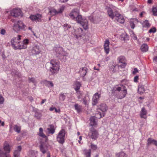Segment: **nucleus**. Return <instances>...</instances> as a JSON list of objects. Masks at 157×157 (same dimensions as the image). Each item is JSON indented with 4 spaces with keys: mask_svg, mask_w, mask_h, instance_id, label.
I'll use <instances>...</instances> for the list:
<instances>
[{
    "mask_svg": "<svg viewBox=\"0 0 157 157\" xmlns=\"http://www.w3.org/2000/svg\"><path fill=\"white\" fill-rule=\"evenodd\" d=\"M79 10L78 8L74 9L70 13L69 16L72 19L75 20L84 29L86 30L88 28V21L84 17H82V15H79Z\"/></svg>",
    "mask_w": 157,
    "mask_h": 157,
    "instance_id": "nucleus-1",
    "label": "nucleus"
},
{
    "mask_svg": "<svg viewBox=\"0 0 157 157\" xmlns=\"http://www.w3.org/2000/svg\"><path fill=\"white\" fill-rule=\"evenodd\" d=\"M50 64L49 71L52 75L56 74L59 69V63L55 59H51Z\"/></svg>",
    "mask_w": 157,
    "mask_h": 157,
    "instance_id": "nucleus-2",
    "label": "nucleus"
},
{
    "mask_svg": "<svg viewBox=\"0 0 157 157\" xmlns=\"http://www.w3.org/2000/svg\"><path fill=\"white\" fill-rule=\"evenodd\" d=\"M107 13L109 17L112 19L114 18V15L118 13V8L113 5L110 4L106 7Z\"/></svg>",
    "mask_w": 157,
    "mask_h": 157,
    "instance_id": "nucleus-3",
    "label": "nucleus"
},
{
    "mask_svg": "<svg viewBox=\"0 0 157 157\" xmlns=\"http://www.w3.org/2000/svg\"><path fill=\"white\" fill-rule=\"evenodd\" d=\"M54 50L56 52V56L63 61H65L66 60V56L67 55V53L63 51L62 47H55Z\"/></svg>",
    "mask_w": 157,
    "mask_h": 157,
    "instance_id": "nucleus-4",
    "label": "nucleus"
},
{
    "mask_svg": "<svg viewBox=\"0 0 157 157\" xmlns=\"http://www.w3.org/2000/svg\"><path fill=\"white\" fill-rule=\"evenodd\" d=\"M107 109L108 107L105 104H100L98 108V110H100L102 112V113L98 111V113H96V117L100 119L104 117Z\"/></svg>",
    "mask_w": 157,
    "mask_h": 157,
    "instance_id": "nucleus-5",
    "label": "nucleus"
},
{
    "mask_svg": "<svg viewBox=\"0 0 157 157\" xmlns=\"http://www.w3.org/2000/svg\"><path fill=\"white\" fill-rule=\"evenodd\" d=\"M3 148L5 152L0 150V157H10L9 154L10 151V149L9 144L5 142L4 144Z\"/></svg>",
    "mask_w": 157,
    "mask_h": 157,
    "instance_id": "nucleus-6",
    "label": "nucleus"
},
{
    "mask_svg": "<svg viewBox=\"0 0 157 157\" xmlns=\"http://www.w3.org/2000/svg\"><path fill=\"white\" fill-rule=\"evenodd\" d=\"M98 131L93 127L90 129V132L89 133V137L94 140L97 139L99 136Z\"/></svg>",
    "mask_w": 157,
    "mask_h": 157,
    "instance_id": "nucleus-7",
    "label": "nucleus"
},
{
    "mask_svg": "<svg viewBox=\"0 0 157 157\" xmlns=\"http://www.w3.org/2000/svg\"><path fill=\"white\" fill-rule=\"evenodd\" d=\"M65 131L64 129H62L59 132L57 136V140L61 144H63L65 142Z\"/></svg>",
    "mask_w": 157,
    "mask_h": 157,
    "instance_id": "nucleus-8",
    "label": "nucleus"
},
{
    "mask_svg": "<svg viewBox=\"0 0 157 157\" xmlns=\"http://www.w3.org/2000/svg\"><path fill=\"white\" fill-rule=\"evenodd\" d=\"M121 87H117L116 88V90L118 91H120L121 90H122L123 91L122 93V95H120L118 96V98L121 99L125 97L127 94V89H126V87L125 86L122 85Z\"/></svg>",
    "mask_w": 157,
    "mask_h": 157,
    "instance_id": "nucleus-9",
    "label": "nucleus"
},
{
    "mask_svg": "<svg viewBox=\"0 0 157 157\" xmlns=\"http://www.w3.org/2000/svg\"><path fill=\"white\" fill-rule=\"evenodd\" d=\"M29 18L33 21L40 22L41 21L42 15L39 13L35 15H31Z\"/></svg>",
    "mask_w": 157,
    "mask_h": 157,
    "instance_id": "nucleus-10",
    "label": "nucleus"
},
{
    "mask_svg": "<svg viewBox=\"0 0 157 157\" xmlns=\"http://www.w3.org/2000/svg\"><path fill=\"white\" fill-rule=\"evenodd\" d=\"M84 34L82 29L80 28H78L75 30L74 36L76 39L81 37Z\"/></svg>",
    "mask_w": 157,
    "mask_h": 157,
    "instance_id": "nucleus-11",
    "label": "nucleus"
},
{
    "mask_svg": "<svg viewBox=\"0 0 157 157\" xmlns=\"http://www.w3.org/2000/svg\"><path fill=\"white\" fill-rule=\"evenodd\" d=\"M11 14L14 17H18L19 16H22V12L20 9H15L11 12Z\"/></svg>",
    "mask_w": 157,
    "mask_h": 157,
    "instance_id": "nucleus-12",
    "label": "nucleus"
},
{
    "mask_svg": "<svg viewBox=\"0 0 157 157\" xmlns=\"http://www.w3.org/2000/svg\"><path fill=\"white\" fill-rule=\"evenodd\" d=\"M117 60L118 63H121L122 64L120 65V67L123 68L125 67L127 63L126 62V59L125 57L123 56H120L118 57Z\"/></svg>",
    "mask_w": 157,
    "mask_h": 157,
    "instance_id": "nucleus-13",
    "label": "nucleus"
},
{
    "mask_svg": "<svg viewBox=\"0 0 157 157\" xmlns=\"http://www.w3.org/2000/svg\"><path fill=\"white\" fill-rule=\"evenodd\" d=\"M109 40L108 39H106L104 42V52L106 55L109 54L110 51L109 47Z\"/></svg>",
    "mask_w": 157,
    "mask_h": 157,
    "instance_id": "nucleus-14",
    "label": "nucleus"
},
{
    "mask_svg": "<svg viewBox=\"0 0 157 157\" xmlns=\"http://www.w3.org/2000/svg\"><path fill=\"white\" fill-rule=\"evenodd\" d=\"M100 97L101 94H98V93H96L94 95L92 99V105H95L98 103V99Z\"/></svg>",
    "mask_w": 157,
    "mask_h": 157,
    "instance_id": "nucleus-15",
    "label": "nucleus"
},
{
    "mask_svg": "<svg viewBox=\"0 0 157 157\" xmlns=\"http://www.w3.org/2000/svg\"><path fill=\"white\" fill-rule=\"evenodd\" d=\"M21 35H18L17 37H13L11 41V44L13 47V44H14L15 46L18 44L20 40L21 39Z\"/></svg>",
    "mask_w": 157,
    "mask_h": 157,
    "instance_id": "nucleus-16",
    "label": "nucleus"
},
{
    "mask_svg": "<svg viewBox=\"0 0 157 157\" xmlns=\"http://www.w3.org/2000/svg\"><path fill=\"white\" fill-rule=\"evenodd\" d=\"M115 20L117 22L121 23H123L124 22V19L123 16L118 12L114 15Z\"/></svg>",
    "mask_w": 157,
    "mask_h": 157,
    "instance_id": "nucleus-17",
    "label": "nucleus"
},
{
    "mask_svg": "<svg viewBox=\"0 0 157 157\" xmlns=\"http://www.w3.org/2000/svg\"><path fill=\"white\" fill-rule=\"evenodd\" d=\"M41 52V50L39 46L36 45L33 47L31 50V52L33 55H38Z\"/></svg>",
    "mask_w": 157,
    "mask_h": 157,
    "instance_id": "nucleus-18",
    "label": "nucleus"
},
{
    "mask_svg": "<svg viewBox=\"0 0 157 157\" xmlns=\"http://www.w3.org/2000/svg\"><path fill=\"white\" fill-rule=\"evenodd\" d=\"M87 68L86 67L80 68L79 71V73L81 77L83 78V80H85L84 76L86 73Z\"/></svg>",
    "mask_w": 157,
    "mask_h": 157,
    "instance_id": "nucleus-19",
    "label": "nucleus"
},
{
    "mask_svg": "<svg viewBox=\"0 0 157 157\" xmlns=\"http://www.w3.org/2000/svg\"><path fill=\"white\" fill-rule=\"evenodd\" d=\"M39 148L40 151L43 154L45 153L48 150L47 147L43 143H41Z\"/></svg>",
    "mask_w": 157,
    "mask_h": 157,
    "instance_id": "nucleus-20",
    "label": "nucleus"
},
{
    "mask_svg": "<svg viewBox=\"0 0 157 157\" xmlns=\"http://www.w3.org/2000/svg\"><path fill=\"white\" fill-rule=\"evenodd\" d=\"M41 83L48 87H53L54 86V84L52 82L46 80L42 81Z\"/></svg>",
    "mask_w": 157,
    "mask_h": 157,
    "instance_id": "nucleus-21",
    "label": "nucleus"
},
{
    "mask_svg": "<svg viewBox=\"0 0 157 157\" xmlns=\"http://www.w3.org/2000/svg\"><path fill=\"white\" fill-rule=\"evenodd\" d=\"M90 125L91 126H95L97 125V120L95 116H91L90 118Z\"/></svg>",
    "mask_w": 157,
    "mask_h": 157,
    "instance_id": "nucleus-22",
    "label": "nucleus"
},
{
    "mask_svg": "<svg viewBox=\"0 0 157 157\" xmlns=\"http://www.w3.org/2000/svg\"><path fill=\"white\" fill-rule=\"evenodd\" d=\"M22 148L21 146L17 147V149L15 150L13 153L14 157H20V152Z\"/></svg>",
    "mask_w": 157,
    "mask_h": 157,
    "instance_id": "nucleus-23",
    "label": "nucleus"
},
{
    "mask_svg": "<svg viewBox=\"0 0 157 157\" xmlns=\"http://www.w3.org/2000/svg\"><path fill=\"white\" fill-rule=\"evenodd\" d=\"M147 114V111L144 107H143L141 110L140 113V116L141 118L146 119L147 117L145 116Z\"/></svg>",
    "mask_w": 157,
    "mask_h": 157,
    "instance_id": "nucleus-24",
    "label": "nucleus"
},
{
    "mask_svg": "<svg viewBox=\"0 0 157 157\" xmlns=\"http://www.w3.org/2000/svg\"><path fill=\"white\" fill-rule=\"evenodd\" d=\"M152 144L157 146V141L152 138H149L147 140V145L148 146Z\"/></svg>",
    "mask_w": 157,
    "mask_h": 157,
    "instance_id": "nucleus-25",
    "label": "nucleus"
},
{
    "mask_svg": "<svg viewBox=\"0 0 157 157\" xmlns=\"http://www.w3.org/2000/svg\"><path fill=\"white\" fill-rule=\"evenodd\" d=\"M29 40L27 39H25L24 40L21 44H23V46H20V48H24V49H25L27 48V45L29 44Z\"/></svg>",
    "mask_w": 157,
    "mask_h": 157,
    "instance_id": "nucleus-26",
    "label": "nucleus"
},
{
    "mask_svg": "<svg viewBox=\"0 0 157 157\" xmlns=\"http://www.w3.org/2000/svg\"><path fill=\"white\" fill-rule=\"evenodd\" d=\"M148 47L147 45L146 44H142L140 47L141 51L143 52H146L148 50Z\"/></svg>",
    "mask_w": 157,
    "mask_h": 157,
    "instance_id": "nucleus-27",
    "label": "nucleus"
},
{
    "mask_svg": "<svg viewBox=\"0 0 157 157\" xmlns=\"http://www.w3.org/2000/svg\"><path fill=\"white\" fill-rule=\"evenodd\" d=\"M145 92V89L144 85H139L138 86V93L141 94Z\"/></svg>",
    "mask_w": 157,
    "mask_h": 157,
    "instance_id": "nucleus-28",
    "label": "nucleus"
},
{
    "mask_svg": "<svg viewBox=\"0 0 157 157\" xmlns=\"http://www.w3.org/2000/svg\"><path fill=\"white\" fill-rule=\"evenodd\" d=\"M74 85H75L74 89L75 90H79L82 84L81 82L76 81L75 82Z\"/></svg>",
    "mask_w": 157,
    "mask_h": 157,
    "instance_id": "nucleus-29",
    "label": "nucleus"
},
{
    "mask_svg": "<svg viewBox=\"0 0 157 157\" xmlns=\"http://www.w3.org/2000/svg\"><path fill=\"white\" fill-rule=\"evenodd\" d=\"M142 25L143 28H148L150 26L151 24L149 23L148 20H146L144 21L142 23Z\"/></svg>",
    "mask_w": 157,
    "mask_h": 157,
    "instance_id": "nucleus-30",
    "label": "nucleus"
},
{
    "mask_svg": "<svg viewBox=\"0 0 157 157\" xmlns=\"http://www.w3.org/2000/svg\"><path fill=\"white\" fill-rule=\"evenodd\" d=\"M66 94H64L63 93H61L59 94V99L60 101H63L65 100L66 97Z\"/></svg>",
    "mask_w": 157,
    "mask_h": 157,
    "instance_id": "nucleus-31",
    "label": "nucleus"
},
{
    "mask_svg": "<svg viewBox=\"0 0 157 157\" xmlns=\"http://www.w3.org/2000/svg\"><path fill=\"white\" fill-rule=\"evenodd\" d=\"M14 130L17 133H19L21 132V127L20 126L16 124L14 125L13 127Z\"/></svg>",
    "mask_w": 157,
    "mask_h": 157,
    "instance_id": "nucleus-32",
    "label": "nucleus"
},
{
    "mask_svg": "<svg viewBox=\"0 0 157 157\" xmlns=\"http://www.w3.org/2000/svg\"><path fill=\"white\" fill-rule=\"evenodd\" d=\"M39 131L38 133V135L40 137L42 138H45L46 137V135L43 132V129L42 128H40L39 129Z\"/></svg>",
    "mask_w": 157,
    "mask_h": 157,
    "instance_id": "nucleus-33",
    "label": "nucleus"
},
{
    "mask_svg": "<svg viewBox=\"0 0 157 157\" xmlns=\"http://www.w3.org/2000/svg\"><path fill=\"white\" fill-rule=\"evenodd\" d=\"M74 107L75 109L76 110L78 113L80 112L82 110V106L78 105L77 104L75 105Z\"/></svg>",
    "mask_w": 157,
    "mask_h": 157,
    "instance_id": "nucleus-34",
    "label": "nucleus"
},
{
    "mask_svg": "<svg viewBox=\"0 0 157 157\" xmlns=\"http://www.w3.org/2000/svg\"><path fill=\"white\" fill-rule=\"evenodd\" d=\"M21 43H22V42L19 41V43H18V44H17V45L15 46V45L14 44H13V48H14V49L15 50H17V49H24V48H20V46H23V44H21Z\"/></svg>",
    "mask_w": 157,
    "mask_h": 157,
    "instance_id": "nucleus-35",
    "label": "nucleus"
},
{
    "mask_svg": "<svg viewBox=\"0 0 157 157\" xmlns=\"http://www.w3.org/2000/svg\"><path fill=\"white\" fill-rule=\"evenodd\" d=\"M116 156L117 157H127V155L123 151L117 153Z\"/></svg>",
    "mask_w": 157,
    "mask_h": 157,
    "instance_id": "nucleus-36",
    "label": "nucleus"
},
{
    "mask_svg": "<svg viewBox=\"0 0 157 157\" xmlns=\"http://www.w3.org/2000/svg\"><path fill=\"white\" fill-rule=\"evenodd\" d=\"M18 25V26L20 28L21 30L24 29L25 27V25L24 24L23 22L20 21H17Z\"/></svg>",
    "mask_w": 157,
    "mask_h": 157,
    "instance_id": "nucleus-37",
    "label": "nucleus"
},
{
    "mask_svg": "<svg viewBox=\"0 0 157 157\" xmlns=\"http://www.w3.org/2000/svg\"><path fill=\"white\" fill-rule=\"evenodd\" d=\"M49 13L51 14V15L52 16L58 14L57 11L54 9H49Z\"/></svg>",
    "mask_w": 157,
    "mask_h": 157,
    "instance_id": "nucleus-38",
    "label": "nucleus"
},
{
    "mask_svg": "<svg viewBox=\"0 0 157 157\" xmlns=\"http://www.w3.org/2000/svg\"><path fill=\"white\" fill-rule=\"evenodd\" d=\"M13 29L15 31H18L21 30L20 29L19 26H18V25L17 22L14 23L13 26Z\"/></svg>",
    "mask_w": 157,
    "mask_h": 157,
    "instance_id": "nucleus-39",
    "label": "nucleus"
},
{
    "mask_svg": "<svg viewBox=\"0 0 157 157\" xmlns=\"http://www.w3.org/2000/svg\"><path fill=\"white\" fill-rule=\"evenodd\" d=\"M13 29L15 31H18L21 30L20 29L19 26H18V25L17 22L14 23L13 26Z\"/></svg>",
    "mask_w": 157,
    "mask_h": 157,
    "instance_id": "nucleus-40",
    "label": "nucleus"
},
{
    "mask_svg": "<svg viewBox=\"0 0 157 157\" xmlns=\"http://www.w3.org/2000/svg\"><path fill=\"white\" fill-rule=\"evenodd\" d=\"M50 128H48V130L49 133L53 134L55 132L54 126L52 125H50Z\"/></svg>",
    "mask_w": 157,
    "mask_h": 157,
    "instance_id": "nucleus-41",
    "label": "nucleus"
},
{
    "mask_svg": "<svg viewBox=\"0 0 157 157\" xmlns=\"http://www.w3.org/2000/svg\"><path fill=\"white\" fill-rule=\"evenodd\" d=\"M152 12L153 15L154 16H157V8L153 6L152 8Z\"/></svg>",
    "mask_w": 157,
    "mask_h": 157,
    "instance_id": "nucleus-42",
    "label": "nucleus"
},
{
    "mask_svg": "<svg viewBox=\"0 0 157 157\" xmlns=\"http://www.w3.org/2000/svg\"><path fill=\"white\" fill-rule=\"evenodd\" d=\"M84 154L86 157H90L91 150H84Z\"/></svg>",
    "mask_w": 157,
    "mask_h": 157,
    "instance_id": "nucleus-43",
    "label": "nucleus"
},
{
    "mask_svg": "<svg viewBox=\"0 0 157 157\" xmlns=\"http://www.w3.org/2000/svg\"><path fill=\"white\" fill-rule=\"evenodd\" d=\"M35 116L37 119H40L42 116L41 113L37 111H36L35 112Z\"/></svg>",
    "mask_w": 157,
    "mask_h": 157,
    "instance_id": "nucleus-44",
    "label": "nucleus"
},
{
    "mask_svg": "<svg viewBox=\"0 0 157 157\" xmlns=\"http://www.w3.org/2000/svg\"><path fill=\"white\" fill-rule=\"evenodd\" d=\"M76 91V96L77 97V98L79 99L82 96V93L81 91L78 90H75Z\"/></svg>",
    "mask_w": 157,
    "mask_h": 157,
    "instance_id": "nucleus-45",
    "label": "nucleus"
},
{
    "mask_svg": "<svg viewBox=\"0 0 157 157\" xmlns=\"http://www.w3.org/2000/svg\"><path fill=\"white\" fill-rule=\"evenodd\" d=\"M65 8V6L63 5L61 7H60V8L59 9L58 11H57L58 14L61 13H62Z\"/></svg>",
    "mask_w": 157,
    "mask_h": 157,
    "instance_id": "nucleus-46",
    "label": "nucleus"
},
{
    "mask_svg": "<svg viewBox=\"0 0 157 157\" xmlns=\"http://www.w3.org/2000/svg\"><path fill=\"white\" fill-rule=\"evenodd\" d=\"M134 22L135 21L133 19L131 20L130 21V25L131 28L132 29H134L135 27V24Z\"/></svg>",
    "mask_w": 157,
    "mask_h": 157,
    "instance_id": "nucleus-47",
    "label": "nucleus"
},
{
    "mask_svg": "<svg viewBox=\"0 0 157 157\" xmlns=\"http://www.w3.org/2000/svg\"><path fill=\"white\" fill-rule=\"evenodd\" d=\"M156 28L155 27H153L149 30L148 33H154L156 32Z\"/></svg>",
    "mask_w": 157,
    "mask_h": 157,
    "instance_id": "nucleus-48",
    "label": "nucleus"
},
{
    "mask_svg": "<svg viewBox=\"0 0 157 157\" xmlns=\"http://www.w3.org/2000/svg\"><path fill=\"white\" fill-rule=\"evenodd\" d=\"M132 34H131V37L134 40H136L137 39V37L136 35L133 32H132Z\"/></svg>",
    "mask_w": 157,
    "mask_h": 157,
    "instance_id": "nucleus-49",
    "label": "nucleus"
},
{
    "mask_svg": "<svg viewBox=\"0 0 157 157\" xmlns=\"http://www.w3.org/2000/svg\"><path fill=\"white\" fill-rule=\"evenodd\" d=\"M91 147L93 150H95L97 148V146L96 145L91 144Z\"/></svg>",
    "mask_w": 157,
    "mask_h": 157,
    "instance_id": "nucleus-50",
    "label": "nucleus"
},
{
    "mask_svg": "<svg viewBox=\"0 0 157 157\" xmlns=\"http://www.w3.org/2000/svg\"><path fill=\"white\" fill-rule=\"evenodd\" d=\"M30 153L32 155H34V156L33 157H37L36 155V154H37V152H35L34 151H32L30 152Z\"/></svg>",
    "mask_w": 157,
    "mask_h": 157,
    "instance_id": "nucleus-51",
    "label": "nucleus"
},
{
    "mask_svg": "<svg viewBox=\"0 0 157 157\" xmlns=\"http://www.w3.org/2000/svg\"><path fill=\"white\" fill-rule=\"evenodd\" d=\"M63 27L64 29H68V28H71V26L70 25L66 23L64 24Z\"/></svg>",
    "mask_w": 157,
    "mask_h": 157,
    "instance_id": "nucleus-52",
    "label": "nucleus"
},
{
    "mask_svg": "<svg viewBox=\"0 0 157 157\" xmlns=\"http://www.w3.org/2000/svg\"><path fill=\"white\" fill-rule=\"evenodd\" d=\"M4 101V99L1 95L0 94V104L3 103Z\"/></svg>",
    "mask_w": 157,
    "mask_h": 157,
    "instance_id": "nucleus-53",
    "label": "nucleus"
},
{
    "mask_svg": "<svg viewBox=\"0 0 157 157\" xmlns=\"http://www.w3.org/2000/svg\"><path fill=\"white\" fill-rule=\"evenodd\" d=\"M6 33V30L4 29H2L1 30L0 34L2 35H4Z\"/></svg>",
    "mask_w": 157,
    "mask_h": 157,
    "instance_id": "nucleus-54",
    "label": "nucleus"
},
{
    "mask_svg": "<svg viewBox=\"0 0 157 157\" xmlns=\"http://www.w3.org/2000/svg\"><path fill=\"white\" fill-rule=\"evenodd\" d=\"M29 80L30 82H32L33 83L35 82V79L34 78H29Z\"/></svg>",
    "mask_w": 157,
    "mask_h": 157,
    "instance_id": "nucleus-55",
    "label": "nucleus"
},
{
    "mask_svg": "<svg viewBox=\"0 0 157 157\" xmlns=\"http://www.w3.org/2000/svg\"><path fill=\"white\" fill-rule=\"evenodd\" d=\"M138 72V69L136 68H135L134 69V71L132 72V74L133 75H135Z\"/></svg>",
    "mask_w": 157,
    "mask_h": 157,
    "instance_id": "nucleus-56",
    "label": "nucleus"
},
{
    "mask_svg": "<svg viewBox=\"0 0 157 157\" xmlns=\"http://www.w3.org/2000/svg\"><path fill=\"white\" fill-rule=\"evenodd\" d=\"M139 78V77L138 76H136L135 77L134 79V81L135 82H138V80Z\"/></svg>",
    "mask_w": 157,
    "mask_h": 157,
    "instance_id": "nucleus-57",
    "label": "nucleus"
},
{
    "mask_svg": "<svg viewBox=\"0 0 157 157\" xmlns=\"http://www.w3.org/2000/svg\"><path fill=\"white\" fill-rule=\"evenodd\" d=\"M82 100L83 101V103L85 105H86L87 104V101L86 99L85 98H83Z\"/></svg>",
    "mask_w": 157,
    "mask_h": 157,
    "instance_id": "nucleus-58",
    "label": "nucleus"
},
{
    "mask_svg": "<svg viewBox=\"0 0 157 157\" xmlns=\"http://www.w3.org/2000/svg\"><path fill=\"white\" fill-rule=\"evenodd\" d=\"M69 0H59V1L62 3H64L67 2Z\"/></svg>",
    "mask_w": 157,
    "mask_h": 157,
    "instance_id": "nucleus-59",
    "label": "nucleus"
},
{
    "mask_svg": "<svg viewBox=\"0 0 157 157\" xmlns=\"http://www.w3.org/2000/svg\"><path fill=\"white\" fill-rule=\"evenodd\" d=\"M153 60L154 61L157 62V56L154 57Z\"/></svg>",
    "mask_w": 157,
    "mask_h": 157,
    "instance_id": "nucleus-60",
    "label": "nucleus"
},
{
    "mask_svg": "<svg viewBox=\"0 0 157 157\" xmlns=\"http://www.w3.org/2000/svg\"><path fill=\"white\" fill-rule=\"evenodd\" d=\"M46 101V99H43L42 100L41 103H40V104L41 105H42V104H43Z\"/></svg>",
    "mask_w": 157,
    "mask_h": 157,
    "instance_id": "nucleus-61",
    "label": "nucleus"
},
{
    "mask_svg": "<svg viewBox=\"0 0 157 157\" xmlns=\"http://www.w3.org/2000/svg\"><path fill=\"white\" fill-rule=\"evenodd\" d=\"M54 110L55 111V112L56 113H58L60 112V110L59 109L58 110L55 107Z\"/></svg>",
    "mask_w": 157,
    "mask_h": 157,
    "instance_id": "nucleus-62",
    "label": "nucleus"
},
{
    "mask_svg": "<svg viewBox=\"0 0 157 157\" xmlns=\"http://www.w3.org/2000/svg\"><path fill=\"white\" fill-rule=\"evenodd\" d=\"M152 0H148L147 1V3L148 4H151L152 3Z\"/></svg>",
    "mask_w": 157,
    "mask_h": 157,
    "instance_id": "nucleus-63",
    "label": "nucleus"
},
{
    "mask_svg": "<svg viewBox=\"0 0 157 157\" xmlns=\"http://www.w3.org/2000/svg\"><path fill=\"white\" fill-rule=\"evenodd\" d=\"M55 108V107H50L49 108V110L50 111H52L54 110Z\"/></svg>",
    "mask_w": 157,
    "mask_h": 157,
    "instance_id": "nucleus-64",
    "label": "nucleus"
}]
</instances>
